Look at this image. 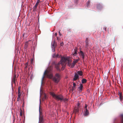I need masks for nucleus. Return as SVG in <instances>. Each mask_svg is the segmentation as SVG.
Wrapping results in <instances>:
<instances>
[{
    "instance_id": "f257e3e1",
    "label": "nucleus",
    "mask_w": 123,
    "mask_h": 123,
    "mask_svg": "<svg viewBox=\"0 0 123 123\" xmlns=\"http://www.w3.org/2000/svg\"><path fill=\"white\" fill-rule=\"evenodd\" d=\"M49 93L56 100L58 101H60L61 102H63L65 103L68 101V99L64 98V96L62 94H55L54 92H49Z\"/></svg>"
},
{
    "instance_id": "f03ea898",
    "label": "nucleus",
    "mask_w": 123,
    "mask_h": 123,
    "mask_svg": "<svg viewBox=\"0 0 123 123\" xmlns=\"http://www.w3.org/2000/svg\"><path fill=\"white\" fill-rule=\"evenodd\" d=\"M48 78L52 79L53 81L55 83L57 84L61 79V75L58 73H56L55 74V76H54L53 74L51 73L48 76Z\"/></svg>"
},
{
    "instance_id": "7ed1b4c3",
    "label": "nucleus",
    "mask_w": 123,
    "mask_h": 123,
    "mask_svg": "<svg viewBox=\"0 0 123 123\" xmlns=\"http://www.w3.org/2000/svg\"><path fill=\"white\" fill-rule=\"evenodd\" d=\"M96 8L98 11H101L103 8L104 6L101 3H98L96 4Z\"/></svg>"
},
{
    "instance_id": "20e7f679",
    "label": "nucleus",
    "mask_w": 123,
    "mask_h": 123,
    "mask_svg": "<svg viewBox=\"0 0 123 123\" xmlns=\"http://www.w3.org/2000/svg\"><path fill=\"white\" fill-rule=\"evenodd\" d=\"M69 57H66L64 56H62L60 62H61L62 63L63 62L65 63L67 60H69Z\"/></svg>"
},
{
    "instance_id": "39448f33",
    "label": "nucleus",
    "mask_w": 123,
    "mask_h": 123,
    "mask_svg": "<svg viewBox=\"0 0 123 123\" xmlns=\"http://www.w3.org/2000/svg\"><path fill=\"white\" fill-rule=\"evenodd\" d=\"M78 53L79 54V55L81 57L83 61H84V59L85 57V54L81 50V48H80V51L79 52H78Z\"/></svg>"
},
{
    "instance_id": "423d86ee",
    "label": "nucleus",
    "mask_w": 123,
    "mask_h": 123,
    "mask_svg": "<svg viewBox=\"0 0 123 123\" xmlns=\"http://www.w3.org/2000/svg\"><path fill=\"white\" fill-rule=\"evenodd\" d=\"M79 78V75L77 74L76 72L74 73V78L73 79V80L75 81Z\"/></svg>"
},
{
    "instance_id": "0eeeda50",
    "label": "nucleus",
    "mask_w": 123,
    "mask_h": 123,
    "mask_svg": "<svg viewBox=\"0 0 123 123\" xmlns=\"http://www.w3.org/2000/svg\"><path fill=\"white\" fill-rule=\"evenodd\" d=\"M90 6V2L89 0H88L86 2L85 6L86 8H89Z\"/></svg>"
},
{
    "instance_id": "6e6552de",
    "label": "nucleus",
    "mask_w": 123,
    "mask_h": 123,
    "mask_svg": "<svg viewBox=\"0 0 123 123\" xmlns=\"http://www.w3.org/2000/svg\"><path fill=\"white\" fill-rule=\"evenodd\" d=\"M83 87V84L80 83V86L78 88L79 89V92H81Z\"/></svg>"
},
{
    "instance_id": "1a4fd4ad",
    "label": "nucleus",
    "mask_w": 123,
    "mask_h": 123,
    "mask_svg": "<svg viewBox=\"0 0 123 123\" xmlns=\"http://www.w3.org/2000/svg\"><path fill=\"white\" fill-rule=\"evenodd\" d=\"M77 49H78L77 48H76L75 49H74V53L73 54V56H75L77 54Z\"/></svg>"
},
{
    "instance_id": "9d476101",
    "label": "nucleus",
    "mask_w": 123,
    "mask_h": 123,
    "mask_svg": "<svg viewBox=\"0 0 123 123\" xmlns=\"http://www.w3.org/2000/svg\"><path fill=\"white\" fill-rule=\"evenodd\" d=\"M85 42L86 43V45L85 46V47L86 48H87L88 45L89 44V43L88 42V40L87 38H86V40L85 41Z\"/></svg>"
},
{
    "instance_id": "9b49d317",
    "label": "nucleus",
    "mask_w": 123,
    "mask_h": 123,
    "mask_svg": "<svg viewBox=\"0 0 123 123\" xmlns=\"http://www.w3.org/2000/svg\"><path fill=\"white\" fill-rule=\"evenodd\" d=\"M76 63L75 61L74 60L73 62L71 63V68H73L74 67Z\"/></svg>"
},
{
    "instance_id": "f8f14e48",
    "label": "nucleus",
    "mask_w": 123,
    "mask_h": 123,
    "mask_svg": "<svg viewBox=\"0 0 123 123\" xmlns=\"http://www.w3.org/2000/svg\"><path fill=\"white\" fill-rule=\"evenodd\" d=\"M76 73L79 75L82 76L83 75L82 72L81 71H79Z\"/></svg>"
},
{
    "instance_id": "ddd939ff",
    "label": "nucleus",
    "mask_w": 123,
    "mask_h": 123,
    "mask_svg": "<svg viewBox=\"0 0 123 123\" xmlns=\"http://www.w3.org/2000/svg\"><path fill=\"white\" fill-rule=\"evenodd\" d=\"M55 68L57 71H59V72H61V70L59 67V66L55 65Z\"/></svg>"
},
{
    "instance_id": "4468645a",
    "label": "nucleus",
    "mask_w": 123,
    "mask_h": 123,
    "mask_svg": "<svg viewBox=\"0 0 123 123\" xmlns=\"http://www.w3.org/2000/svg\"><path fill=\"white\" fill-rule=\"evenodd\" d=\"M51 48L52 49V51L53 52H54L55 51V46H54V44H52L51 46Z\"/></svg>"
},
{
    "instance_id": "2eb2a0df",
    "label": "nucleus",
    "mask_w": 123,
    "mask_h": 123,
    "mask_svg": "<svg viewBox=\"0 0 123 123\" xmlns=\"http://www.w3.org/2000/svg\"><path fill=\"white\" fill-rule=\"evenodd\" d=\"M21 95V94L20 92L19 86V87L18 90V96L20 97Z\"/></svg>"
},
{
    "instance_id": "dca6fc26",
    "label": "nucleus",
    "mask_w": 123,
    "mask_h": 123,
    "mask_svg": "<svg viewBox=\"0 0 123 123\" xmlns=\"http://www.w3.org/2000/svg\"><path fill=\"white\" fill-rule=\"evenodd\" d=\"M38 5L35 4V5L33 6V11L34 12L35 11L37 10V9Z\"/></svg>"
},
{
    "instance_id": "f3484780",
    "label": "nucleus",
    "mask_w": 123,
    "mask_h": 123,
    "mask_svg": "<svg viewBox=\"0 0 123 123\" xmlns=\"http://www.w3.org/2000/svg\"><path fill=\"white\" fill-rule=\"evenodd\" d=\"M54 64L55 65L58 66L60 64H62V63L61 62H58L57 63H55V62H54Z\"/></svg>"
},
{
    "instance_id": "a211bd4d",
    "label": "nucleus",
    "mask_w": 123,
    "mask_h": 123,
    "mask_svg": "<svg viewBox=\"0 0 123 123\" xmlns=\"http://www.w3.org/2000/svg\"><path fill=\"white\" fill-rule=\"evenodd\" d=\"M28 42L27 41L26 42L25 44V49H27L28 47Z\"/></svg>"
},
{
    "instance_id": "6ab92c4d",
    "label": "nucleus",
    "mask_w": 123,
    "mask_h": 123,
    "mask_svg": "<svg viewBox=\"0 0 123 123\" xmlns=\"http://www.w3.org/2000/svg\"><path fill=\"white\" fill-rule=\"evenodd\" d=\"M89 114V111H85L84 113L83 114V115L85 116H88Z\"/></svg>"
},
{
    "instance_id": "aec40b11",
    "label": "nucleus",
    "mask_w": 123,
    "mask_h": 123,
    "mask_svg": "<svg viewBox=\"0 0 123 123\" xmlns=\"http://www.w3.org/2000/svg\"><path fill=\"white\" fill-rule=\"evenodd\" d=\"M87 81V80L85 79H83L81 80V82L83 84L86 83Z\"/></svg>"
},
{
    "instance_id": "412c9836",
    "label": "nucleus",
    "mask_w": 123,
    "mask_h": 123,
    "mask_svg": "<svg viewBox=\"0 0 123 123\" xmlns=\"http://www.w3.org/2000/svg\"><path fill=\"white\" fill-rule=\"evenodd\" d=\"M67 61H68L67 64L68 65V66L69 67H71V63H70V60L69 59V60H67Z\"/></svg>"
},
{
    "instance_id": "4be33fe9",
    "label": "nucleus",
    "mask_w": 123,
    "mask_h": 123,
    "mask_svg": "<svg viewBox=\"0 0 123 123\" xmlns=\"http://www.w3.org/2000/svg\"><path fill=\"white\" fill-rule=\"evenodd\" d=\"M62 57V56L61 55H59L58 54H57L56 55V58H61Z\"/></svg>"
},
{
    "instance_id": "5701e85b",
    "label": "nucleus",
    "mask_w": 123,
    "mask_h": 123,
    "mask_svg": "<svg viewBox=\"0 0 123 123\" xmlns=\"http://www.w3.org/2000/svg\"><path fill=\"white\" fill-rule=\"evenodd\" d=\"M46 70V69L44 71V73H43V77L42 78V80L41 84H42V83L43 82V79L44 77V75L45 74V73Z\"/></svg>"
},
{
    "instance_id": "b1692460",
    "label": "nucleus",
    "mask_w": 123,
    "mask_h": 123,
    "mask_svg": "<svg viewBox=\"0 0 123 123\" xmlns=\"http://www.w3.org/2000/svg\"><path fill=\"white\" fill-rule=\"evenodd\" d=\"M119 116L120 117H122V118L123 119V120H122L121 121V123H123V114H120L119 115Z\"/></svg>"
},
{
    "instance_id": "393cba45",
    "label": "nucleus",
    "mask_w": 123,
    "mask_h": 123,
    "mask_svg": "<svg viewBox=\"0 0 123 123\" xmlns=\"http://www.w3.org/2000/svg\"><path fill=\"white\" fill-rule=\"evenodd\" d=\"M40 106L39 107V122L38 123H41V122H39L40 120Z\"/></svg>"
},
{
    "instance_id": "a878e982",
    "label": "nucleus",
    "mask_w": 123,
    "mask_h": 123,
    "mask_svg": "<svg viewBox=\"0 0 123 123\" xmlns=\"http://www.w3.org/2000/svg\"><path fill=\"white\" fill-rule=\"evenodd\" d=\"M40 2V0H37V1L36 2L35 4L37 5H38L39 3Z\"/></svg>"
},
{
    "instance_id": "bb28decb",
    "label": "nucleus",
    "mask_w": 123,
    "mask_h": 123,
    "mask_svg": "<svg viewBox=\"0 0 123 123\" xmlns=\"http://www.w3.org/2000/svg\"><path fill=\"white\" fill-rule=\"evenodd\" d=\"M78 0H74V2L76 4H78Z\"/></svg>"
},
{
    "instance_id": "cd10ccee",
    "label": "nucleus",
    "mask_w": 123,
    "mask_h": 123,
    "mask_svg": "<svg viewBox=\"0 0 123 123\" xmlns=\"http://www.w3.org/2000/svg\"><path fill=\"white\" fill-rule=\"evenodd\" d=\"M78 58L75 60L76 63L77 62H78L80 60V59L78 56Z\"/></svg>"
},
{
    "instance_id": "c85d7f7f",
    "label": "nucleus",
    "mask_w": 123,
    "mask_h": 123,
    "mask_svg": "<svg viewBox=\"0 0 123 123\" xmlns=\"http://www.w3.org/2000/svg\"><path fill=\"white\" fill-rule=\"evenodd\" d=\"M64 43L63 42H62L60 43V46H62L64 45Z\"/></svg>"
},
{
    "instance_id": "c756f323",
    "label": "nucleus",
    "mask_w": 123,
    "mask_h": 123,
    "mask_svg": "<svg viewBox=\"0 0 123 123\" xmlns=\"http://www.w3.org/2000/svg\"><path fill=\"white\" fill-rule=\"evenodd\" d=\"M120 99V100H122V95H120L119 96Z\"/></svg>"
},
{
    "instance_id": "7c9ffc66",
    "label": "nucleus",
    "mask_w": 123,
    "mask_h": 123,
    "mask_svg": "<svg viewBox=\"0 0 123 123\" xmlns=\"http://www.w3.org/2000/svg\"><path fill=\"white\" fill-rule=\"evenodd\" d=\"M65 68V67L64 66H62L61 68V70L62 71Z\"/></svg>"
},
{
    "instance_id": "2f4dec72",
    "label": "nucleus",
    "mask_w": 123,
    "mask_h": 123,
    "mask_svg": "<svg viewBox=\"0 0 123 123\" xmlns=\"http://www.w3.org/2000/svg\"><path fill=\"white\" fill-rule=\"evenodd\" d=\"M52 57L53 58H56V55H55V53L52 55Z\"/></svg>"
},
{
    "instance_id": "473e14b6",
    "label": "nucleus",
    "mask_w": 123,
    "mask_h": 123,
    "mask_svg": "<svg viewBox=\"0 0 123 123\" xmlns=\"http://www.w3.org/2000/svg\"><path fill=\"white\" fill-rule=\"evenodd\" d=\"M11 86H12V95H13V89L12 88V83H11Z\"/></svg>"
},
{
    "instance_id": "72a5a7b5",
    "label": "nucleus",
    "mask_w": 123,
    "mask_h": 123,
    "mask_svg": "<svg viewBox=\"0 0 123 123\" xmlns=\"http://www.w3.org/2000/svg\"><path fill=\"white\" fill-rule=\"evenodd\" d=\"M87 105L86 104H85V106L84 107V109H87Z\"/></svg>"
},
{
    "instance_id": "f704fd0d",
    "label": "nucleus",
    "mask_w": 123,
    "mask_h": 123,
    "mask_svg": "<svg viewBox=\"0 0 123 123\" xmlns=\"http://www.w3.org/2000/svg\"><path fill=\"white\" fill-rule=\"evenodd\" d=\"M20 97L18 96V98H17V101H19V99H20Z\"/></svg>"
},
{
    "instance_id": "c9c22d12",
    "label": "nucleus",
    "mask_w": 123,
    "mask_h": 123,
    "mask_svg": "<svg viewBox=\"0 0 123 123\" xmlns=\"http://www.w3.org/2000/svg\"><path fill=\"white\" fill-rule=\"evenodd\" d=\"M55 40L54 41H53V44H52V42L51 43V45H52V44H54V45L55 43Z\"/></svg>"
},
{
    "instance_id": "e433bc0d",
    "label": "nucleus",
    "mask_w": 123,
    "mask_h": 123,
    "mask_svg": "<svg viewBox=\"0 0 123 123\" xmlns=\"http://www.w3.org/2000/svg\"><path fill=\"white\" fill-rule=\"evenodd\" d=\"M20 110V116H21L22 115V111L21 109Z\"/></svg>"
},
{
    "instance_id": "4c0bfd02",
    "label": "nucleus",
    "mask_w": 123,
    "mask_h": 123,
    "mask_svg": "<svg viewBox=\"0 0 123 123\" xmlns=\"http://www.w3.org/2000/svg\"><path fill=\"white\" fill-rule=\"evenodd\" d=\"M118 95H119V96L120 95H122V93L121 92H120L119 90H118Z\"/></svg>"
},
{
    "instance_id": "58836bf2",
    "label": "nucleus",
    "mask_w": 123,
    "mask_h": 123,
    "mask_svg": "<svg viewBox=\"0 0 123 123\" xmlns=\"http://www.w3.org/2000/svg\"><path fill=\"white\" fill-rule=\"evenodd\" d=\"M73 86L74 87H75L76 86V84L74 82H73Z\"/></svg>"
},
{
    "instance_id": "ea45409f",
    "label": "nucleus",
    "mask_w": 123,
    "mask_h": 123,
    "mask_svg": "<svg viewBox=\"0 0 123 123\" xmlns=\"http://www.w3.org/2000/svg\"><path fill=\"white\" fill-rule=\"evenodd\" d=\"M31 63H33L34 61V59H32L31 60Z\"/></svg>"
},
{
    "instance_id": "a19ab883",
    "label": "nucleus",
    "mask_w": 123,
    "mask_h": 123,
    "mask_svg": "<svg viewBox=\"0 0 123 123\" xmlns=\"http://www.w3.org/2000/svg\"><path fill=\"white\" fill-rule=\"evenodd\" d=\"M75 87H74V86H72V89L73 91L74 90Z\"/></svg>"
},
{
    "instance_id": "79ce46f5",
    "label": "nucleus",
    "mask_w": 123,
    "mask_h": 123,
    "mask_svg": "<svg viewBox=\"0 0 123 123\" xmlns=\"http://www.w3.org/2000/svg\"><path fill=\"white\" fill-rule=\"evenodd\" d=\"M85 111H88L87 109H85Z\"/></svg>"
},
{
    "instance_id": "37998d69",
    "label": "nucleus",
    "mask_w": 123,
    "mask_h": 123,
    "mask_svg": "<svg viewBox=\"0 0 123 123\" xmlns=\"http://www.w3.org/2000/svg\"><path fill=\"white\" fill-rule=\"evenodd\" d=\"M80 105V104L79 103H78L77 104V105L78 107Z\"/></svg>"
},
{
    "instance_id": "c03bdc74",
    "label": "nucleus",
    "mask_w": 123,
    "mask_h": 123,
    "mask_svg": "<svg viewBox=\"0 0 123 123\" xmlns=\"http://www.w3.org/2000/svg\"><path fill=\"white\" fill-rule=\"evenodd\" d=\"M24 102L23 103V104L22 106V107H24Z\"/></svg>"
},
{
    "instance_id": "a18cd8bd",
    "label": "nucleus",
    "mask_w": 123,
    "mask_h": 123,
    "mask_svg": "<svg viewBox=\"0 0 123 123\" xmlns=\"http://www.w3.org/2000/svg\"><path fill=\"white\" fill-rule=\"evenodd\" d=\"M55 36H56H56L57 35V33H55Z\"/></svg>"
},
{
    "instance_id": "49530a36",
    "label": "nucleus",
    "mask_w": 123,
    "mask_h": 123,
    "mask_svg": "<svg viewBox=\"0 0 123 123\" xmlns=\"http://www.w3.org/2000/svg\"><path fill=\"white\" fill-rule=\"evenodd\" d=\"M59 35L60 36H61V34L60 33V31H59Z\"/></svg>"
},
{
    "instance_id": "de8ad7c7",
    "label": "nucleus",
    "mask_w": 123,
    "mask_h": 123,
    "mask_svg": "<svg viewBox=\"0 0 123 123\" xmlns=\"http://www.w3.org/2000/svg\"><path fill=\"white\" fill-rule=\"evenodd\" d=\"M44 97H45V99H46L47 98V96L46 95H45Z\"/></svg>"
},
{
    "instance_id": "09e8293b",
    "label": "nucleus",
    "mask_w": 123,
    "mask_h": 123,
    "mask_svg": "<svg viewBox=\"0 0 123 123\" xmlns=\"http://www.w3.org/2000/svg\"><path fill=\"white\" fill-rule=\"evenodd\" d=\"M116 118H115L114 119V120L113 123H115V121L116 120Z\"/></svg>"
},
{
    "instance_id": "8fccbe9b",
    "label": "nucleus",
    "mask_w": 123,
    "mask_h": 123,
    "mask_svg": "<svg viewBox=\"0 0 123 123\" xmlns=\"http://www.w3.org/2000/svg\"><path fill=\"white\" fill-rule=\"evenodd\" d=\"M38 24H39V18H38Z\"/></svg>"
},
{
    "instance_id": "3c124183",
    "label": "nucleus",
    "mask_w": 123,
    "mask_h": 123,
    "mask_svg": "<svg viewBox=\"0 0 123 123\" xmlns=\"http://www.w3.org/2000/svg\"><path fill=\"white\" fill-rule=\"evenodd\" d=\"M103 104L102 103H101L99 105V106H101Z\"/></svg>"
},
{
    "instance_id": "603ef678",
    "label": "nucleus",
    "mask_w": 123,
    "mask_h": 123,
    "mask_svg": "<svg viewBox=\"0 0 123 123\" xmlns=\"http://www.w3.org/2000/svg\"><path fill=\"white\" fill-rule=\"evenodd\" d=\"M27 66H28V65H25V68H26L27 67Z\"/></svg>"
},
{
    "instance_id": "864d4df0",
    "label": "nucleus",
    "mask_w": 123,
    "mask_h": 123,
    "mask_svg": "<svg viewBox=\"0 0 123 123\" xmlns=\"http://www.w3.org/2000/svg\"><path fill=\"white\" fill-rule=\"evenodd\" d=\"M13 82L14 83H15V79H14L13 80Z\"/></svg>"
},
{
    "instance_id": "5fc2aeb1",
    "label": "nucleus",
    "mask_w": 123,
    "mask_h": 123,
    "mask_svg": "<svg viewBox=\"0 0 123 123\" xmlns=\"http://www.w3.org/2000/svg\"><path fill=\"white\" fill-rule=\"evenodd\" d=\"M103 29L104 30H105V31L106 30V28H105V27H104L103 28Z\"/></svg>"
},
{
    "instance_id": "6e6d98bb",
    "label": "nucleus",
    "mask_w": 123,
    "mask_h": 123,
    "mask_svg": "<svg viewBox=\"0 0 123 123\" xmlns=\"http://www.w3.org/2000/svg\"><path fill=\"white\" fill-rule=\"evenodd\" d=\"M25 65H28V62H26V63Z\"/></svg>"
},
{
    "instance_id": "4d7b16f0",
    "label": "nucleus",
    "mask_w": 123,
    "mask_h": 123,
    "mask_svg": "<svg viewBox=\"0 0 123 123\" xmlns=\"http://www.w3.org/2000/svg\"><path fill=\"white\" fill-rule=\"evenodd\" d=\"M76 111L77 112H78V111H78V110H76Z\"/></svg>"
},
{
    "instance_id": "13d9d810",
    "label": "nucleus",
    "mask_w": 123,
    "mask_h": 123,
    "mask_svg": "<svg viewBox=\"0 0 123 123\" xmlns=\"http://www.w3.org/2000/svg\"><path fill=\"white\" fill-rule=\"evenodd\" d=\"M57 40H58V37H57Z\"/></svg>"
},
{
    "instance_id": "bf43d9fd",
    "label": "nucleus",
    "mask_w": 123,
    "mask_h": 123,
    "mask_svg": "<svg viewBox=\"0 0 123 123\" xmlns=\"http://www.w3.org/2000/svg\"><path fill=\"white\" fill-rule=\"evenodd\" d=\"M34 55L33 54V57H34Z\"/></svg>"
},
{
    "instance_id": "052dcab7",
    "label": "nucleus",
    "mask_w": 123,
    "mask_h": 123,
    "mask_svg": "<svg viewBox=\"0 0 123 123\" xmlns=\"http://www.w3.org/2000/svg\"><path fill=\"white\" fill-rule=\"evenodd\" d=\"M24 34H23V36H24Z\"/></svg>"
},
{
    "instance_id": "680f3d73",
    "label": "nucleus",
    "mask_w": 123,
    "mask_h": 123,
    "mask_svg": "<svg viewBox=\"0 0 123 123\" xmlns=\"http://www.w3.org/2000/svg\"><path fill=\"white\" fill-rule=\"evenodd\" d=\"M24 121H23V122H24Z\"/></svg>"
}]
</instances>
